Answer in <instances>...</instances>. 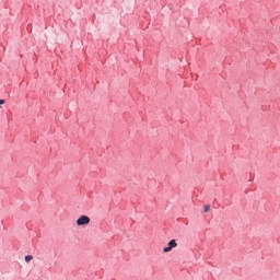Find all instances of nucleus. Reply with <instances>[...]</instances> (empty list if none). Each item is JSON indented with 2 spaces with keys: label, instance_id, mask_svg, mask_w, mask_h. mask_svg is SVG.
Masks as SVG:
<instances>
[{
  "label": "nucleus",
  "instance_id": "obj_1",
  "mask_svg": "<svg viewBox=\"0 0 280 280\" xmlns=\"http://www.w3.org/2000/svg\"><path fill=\"white\" fill-rule=\"evenodd\" d=\"M88 224H91V218H89L88 215H81L77 220V225L78 226H86Z\"/></svg>",
  "mask_w": 280,
  "mask_h": 280
},
{
  "label": "nucleus",
  "instance_id": "obj_5",
  "mask_svg": "<svg viewBox=\"0 0 280 280\" xmlns=\"http://www.w3.org/2000/svg\"><path fill=\"white\" fill-rule=\"evenodd\" d=\"M2 104H5V100H0V106H1Z\"/></svg>",
  "mask_w": 280,
  "mask_h": 280
},
{
  "label": "nucleus",
  "instance_id": "obj_3",
  "mask_svg": "<svg viewBox=\"0 0 280 280\" xmlns=\"http://www.w3.org/2000/svg\"><path fill=\"white\" fill-rule=\"evenodd\" d=\"M32 259H34V256H32V255L25 256L26 264H30V261H32Z\"/></svg>",
  "mask_w": 280,
  "mask_h": 280
},
{
  "label": "nucleus",
  "instance_id": "obj_4",
  "mask_svg": "<svg viewBox=\"0 0 280 280\" xmlns=\"http://www.w3.org/2000/svg\"><path fill=\"white\" fill-rule=\"evenodd\" d=\"M203 209H205V213H209V211H211V206L206 205Z\"/></svg>",
  "mask_w": 280,
  "mask_h": 280
},
{
  "label": "nucleus",
  "instance_id": "obj_2",
  "mask_svg": "<svg viewBox=\"0 0 280 280\" xmlns=\"http://www.w3.org/2000/svg\"><path fill=\"white\" fill-rule=\"evenodd\" d=\"M178 246V243H176V240H171L168 242V246L163 249V253H171L173 248H176Z\"/></svg>",
  "mask_w": 280,
  "mask_h": 280
}]
</instances>
